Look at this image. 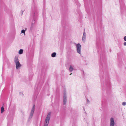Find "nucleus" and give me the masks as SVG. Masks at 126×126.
<instances>
[{
    "mask_svg": "<svg viewBox=\"0 0 126 126\" xmlns=\"http://www.w3.org/2000/svg\"><path fill=\"white\" fill-rule=\"evenodd\" d=\"M35 110V105H33V107L32 109L30 115L29 116V118L31 119L33 115V114Z\"/></svg>",
    "mask_w": 126,
    "mask_h": 126,
    "instance_id": "3",
    "label": "nucleus"
},
{
    "mask_svg": "<svg viewBox=\"0 0 126 126\" xmlns=\"http://www.w3.org/2000/svg\"><path fill=\"white\" fill-rule=\"evenodd\" d=\"M23 13V11H21V15H22Z\"/></svg>",
    "mask_w": 126,
    "mask_h": 126,
    "instance_id": "18",
    "label": "nucleus"
},
{
    "mask_svg": "<svg viewBox=\"0 0 126 126\" xmlns=\"http://www.w3.org/2000/svg\"><path fill=\"white\" fill-rule=\"evenodd\" d=\"M124 45L125 46H126V42H125L124 43Z\"/></svg>",
    "mask_w": 126,
    "mask_h": 126,
    "instance_id": "19",
    "label": "nucleus"
},
{
    "mask_svg": "<svg viewBox=\"0 0 126 126\" xmlns=\"http://www.w3.org/2000/svg\"><path fill=\"white\" fill-rule=\"evenodd\" d=\"M77 50V52L79 54L80 53V49L81 46L79 44H77L76 45Z\"/></svg>",
    "mask_w": 126,
    "mask_h": 126,
    "instance_id": "4",
    "label": "nucleus"
},
{
    "mask_svg": "<svg viewBox=\"0 0 126 126\" xmlns=\"http://www.w3.org/2000/svg\"><path fill=\"white\" fill-rule=\"evenodd\" d=\"M37 11L36 10H34L33 11L32 13V14L33 16L34 17L32 21V24H34L35 22V20L34 19V17H36L37 15Z\"/></svg>",
    "mask_w": 126,
    "mask_h": 126,
    "instance_id": "2",
    "label": "nucleus"
},
{
    "mask_svg": "<svg viewBox=\"0 0 126 126\" xmlns=\"http://www.w3.org/2000/svg\"><path fill=\"white\" fill-rule=\"evenodd\" d=\"M51 112H49L46 117L45 122L44 126H47L49 123V121L50 118Z\"/></svg>",
    "mask_w": 126,
    "mask_h": 126,
    "instance_id": "1",
    "label": "nucleus"
},
{
    "mask_svg": "<svg viewBox=\"0 0 126 126\" xmlns=\"http://www.w3.org/2000/svg\"><path fill=\"white\" fill-rule=\"evenodd\" d=\"M23 52V50L22 49H20L19 50V53L20 54H22Z\"/></svg>",
    "mask_w": 126,
    "mask_h": 126,
    "instance_id": "11",
    "label": "nucleus"
},
{
    "mask_svg": "<svg viewBox=\"0 0 126 126\" xmlns=\"http://www.w3.org/2000/svg\"><path fill=\"white\" fill-rule=\"evenodd\" d=\"M122 105L123 106H125L126 105V103L125 102H123L122 103Z\"/></svg>",
    "mask_w": 126,
    "mask_h": 126,
    "instance_id": "15",
    "label": "nucleus"
},
{
    "mask_svg": "<svg viewBox=\"0 0 126 126\" xmlns=\"http://www.w3.org/2000/svg\"><path fill=\"white\" fill-rule=\"evenodd\" d=\"M27 30V29H26V28L25 29V30Z\"/></svg>",
    "mask_w": 126,
    "mask_h": 126,
    "instance_id": "20",
    "label": "nucleus"
},
{
    "mask_svg": "<svg viewBox=\"0 0 126 126\" xmlns=\"http://www.w3.org/2000/svg\"><path fill=\"white\" fill-rule=\"evenodd\" d=\"M14 62L15 63H16L17 62H19L18 61V58L17 57H15V59Z\"/></svg>",
    "mask_w": 126,
    "mask_h": 126,
    "instance_id": "8",
    "label": "nucleus"
},
{
    "mask_svg": "<svg viewBox=\"0 0 126 126\" xmlns=\"http://www.w3.org/2000/svg\"><path fill=\"white\" fill-rule=\"evenodd\" d=\"M63 101V104H65L66 102V94L65 93H64V94Z\"/></svg>",
    "mask_w": 126,
    "mask_h": 126,
    "instance_id": "6",
    "label": "nucleus"
},
{
    "mask_svg": "<svg viewBox=\"0 0 126 126\" xmlns=\"http://www.w3.org/2000/svg\"><path fill=\"white\" fill-rule=\"evenodd\" d=\"M32 25H31V27H32Z\"/></svg>",
    "mask_w": 126,
    "mask_h": 126,
    "instance_id": "22",
    "label": "nucleus"
},
{
    "mask_svg": "<svg viewBox=\"0 0 126 126\" xmlns=\"http://www.w3.org/2000/svg\"><path fill=\"white\" fill-rule=\"evenodd\" d=\"M51 56L53 57H55V52H53Z\"/></svg>",
    "mask_w": 126,
    "mask_h": 126,
    "instance_id": "12",
    "label": "nucleus"
},
{
    "mask_svg": "<svg viewBox=\"0 0 126 126\" xmlns=\"http://www.w3.org/2000/svg\"><path fill=\"white\" fill-rule=\"evenodd\" d=\"M21 33H23L24 34V35H25V30H22L21 31Z\"/></svg>",
    "mask_w": 126,
    "mask_h": 126,
    "instance_id": "13",
    "label": "nucleus"
},
{
    "mask_svg": "<svg viewBox=\"0 0 126 126\" xmlns=\"http://www.w3.org/2000/svg\"><path fill=\"white\" fill-rule=\"evenodd\" d=\"M114 119L113 118H110V126H114Z\"/></svg>",
    "mask_w": 126,
    "mask_h": 126,
    "instance_id": "5",
    "label": "nucleus"
},
{
    "mask_svg": "<svg viewBox=\"0 0 126 126\" xmlns=\"http://www.w3.org/2000/svg\"><path fill=\"white\" fill-rule=\"evenodd\" d=\"M72 74V73L71 74H70V75H71Z\"/></svg>",
    "mask_w": 126,
    "mask_h": 126,
    "instance_id": "21",
    "label": "nucleus"
},
{
    "mask_svg": "<svg viewBox=\"0 0 126 126\" xmlns=\"http://www.w3.org/2000/svg\"><path fill=\"white\" fill-rule=\"evenodd\" d=\"M4 108L3 106H2L1 107V113H2L4 111Z\"/></svg>",
    "mask_w": 126,
    "mask_h": 126,
    "instance_id": "9",
    "label": "nucleus"
},
{
    "mask_svg": "<svg viewBox=\"0 0 126 126\" xmlns=\"http://www.w3.org/2000/svg\"><path fill=\"white\" fill-rule=\"evenodd\" d=\"M83 36H86V34H85V32H84L83 33Z\"/></svg>",
    "mask_w": 126,
    "mask_h": 126,
    "instance_id": "16",
    "label": "nucleus"
},
{
    "mask_svg": "<svg viewBox=\"0 0 126 126\" xmlns=\"http://www.w3.org/2000/svg\"><path fill=\"white\" fill-rule=\"evenodd\" d=\"M69 70L70 71H72L73 70V68L72 66L71 65L70 66V67L69 69Z\"/></svg>",
    "mask_w": 126,
    "mask_h": 126,
    "instance_id": "10",
    "label": "nucleus"
},
{
    "mask_svg": "<svg viewBox=\"0 0 126 126\" xmlns=\"http://www.w3.org/2000/svg\"><path fill=\"white\" fill-rule=\"evenodd\" d=\"M16 68L17 69L18 68L21 66V64L19 63V62H17L16 63Z\"/></svg>",
    "mask_w": 126,
    "mask_h": 126,
    "instance_id": "7",
    "label": "nucleus"
},
{
    "mask_svg": "<svg viewBox=\"0 0 126 126\" xmlns=\"http://www.w3.org/2000/svg\"><path fill=\"white\" fill-rule=\"evenodd\" d=\"M124 39L125 41H126V36H125L124 37Z\"/></svg>",
    "mask_w": 126,
    "mask_h": 126,
    "instance_id": "17",
    "label": "nucleus"
},
{
    "mask_svg": "<svg viewBox=\"0 0 126 126\" xmlns=\"http://www.w3.org/2000/svg\"><path fill=\"white\" fill-rule=\"evenodd\" d=\"M86 36H83L82 40L83 41H84V40L86 39Z\"/></svg>",
    "mask_w": 126,
    "mask_h": 126,
    "instance_id": "14",
    "label": "nucleus"
}]
</instances>
